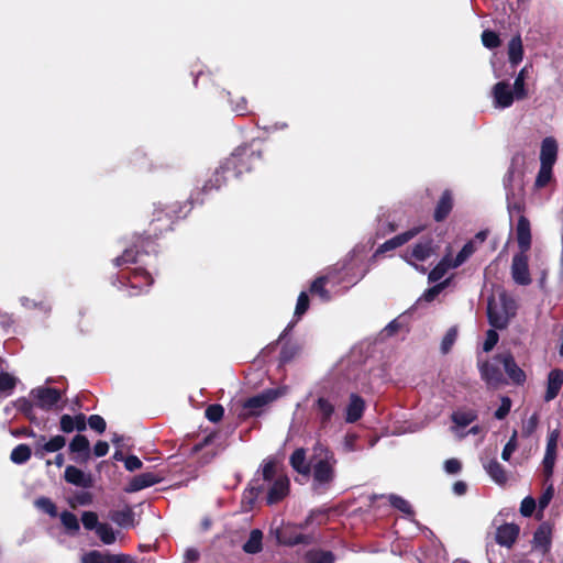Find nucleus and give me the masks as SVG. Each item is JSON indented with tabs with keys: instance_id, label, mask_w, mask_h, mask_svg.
<instances>
[{
	"instance_id": "f257e3e1",
	"label": "nucleus",
	"mask_w": 563,
	"mask_h": 563,
	"mask_svg": "<svg viewBox=\"0 0 563 563\" xmlns=\"http://www.w3.org/2000/svg\"><path fill=\"white\" fill-rule=\"evenodd\" d=\"M288 493V477L278 470L274 461H266L244 492L242 507L249 511L260 497L264 498L267 505H274L283 500Z\"/></svg>"
},
{
	"instance_id": "f03ea898",
	"label": "nucleus",
	"mask_w": 563,
	"mask_h": 563,
	"mask_svg": "<svg viewBox=\"0 0 563 563\" xmlns=\"http://www.w3.org/2000/svg\"><path fill=\"white\" fill-rule=\"evenodd\" d=\"M336 459L334 453L324 444L318 442L311 454V487L318 494L328 492L335 479Z\"/></svg>"
},
{
	"instance_id": "7ed1b4c3",
	"label": "nucleus",
	"mask_w": 563,
	"mask_h": 563,
	"mask_svg": "<svg viewBox=\"0 0 563 563\" xmlns=\"http://www.w3.org/2000/svg\"><path fill=\"white\" fill-rule=\"evenodd\" d=\"M516 314V303L505 292L492 296L487 302V318L489 324L497 330L508 327L511 318Z\"/></svg>"
},
{
	"instance_id": "20e7f679",
	"label": "nucleus",
	"mask_w": 563,
	"mask_h": 563,
	"mask_svg": "<svg viewBox=\"0 0 563 563\" xmlns=\"http://www.w3.org/2000/svg\"><path fill=\"white\" fill-rule=\"evenodd\" d=\"M438 246L434 244L432 239H422L411 247L407 249L402 254V258L417 271L426 273V268L420 266L419 263H422L435 255Z\"/></svg>"
},
{
	"instance_id": "39448f33",
	"label": "nucleus",
	"mask_w": 563,
	"mask_h": 563,
	"mask_svg": "<svg viewBox=\"0 0 563 563\" xmlns=\"http://www.w3.org/2000/svg\"><path fill=\"white\" fill-rule=\"evenodd\" d=\"M361 504H364L368 507H374L377 501L382 503H388L393 508L400 511L405 518H408L409 521L413 525H417L415 521V511L409 504L408 500L404 499L400 496L389 494V495H375V494H367L360 497Z\"/></svg>"
},
{
	"instance_id": "423d86ee",
	"label": "nucleus",
	"mask_w": 563,
	"mask_h": 563,
	"mask_svg": "<svg viewBox=\"0 0 563 563\" xmlns=\"http://www.w3.org/2000/svg\"><path fill=\"white\" fill-rule=\"evenodd\" d=\"M285 394L283 389H266L263 393L249 398L243 406L244 416H260L263 409L272 401Z\"/></svg>"
},
{
	"instance_id": "0eeeda50",
	"label": "nucleus",
	"mask_w": 563,
	"mask_h": 563,
	"mask_svg": "<svg viewBox=\"0 0 563 563\" xmlns=\"http://www.w3.org/2000/svg\"><path fill=\"white\" fill-rule=\"evenodd\" d=\"M319 421L320 429L325 430L335 416V401L330 397L320 396L312 406Z\"/></svg>"
},
{
	"instance_id": "6e6552de",
	"label": "nucleus",
	"mask_w": 563,
	"mask_h": 563,
	"mask_svg": "<svg viewBox=\"0 0 563 563\" xmlns=\"http://www.w3.org/2000/svg\"><path fill=\"white\" fill-rule=\"evenodd\" d=\"M511 277L517 285L527 286L531 283L528 255L526 253L515 254L511 263Z\"/></svg>"
},
{
	"instance_id": "1a4fd4ad",
	"label": "nucleus",
	"mask_w": 563,
	"mask_h": 563,
	"mask_svg": "<svg viewBox=\"0 0 563 563\" xmlns=\"http://www.w3.org/2000/svg\"><path fill=\"white\" fill-rule=\"evenodd\" d=\"M493 104L497 109L509 108L516 99L515 89L507 81H499L492 88Z\"/></svg>"
},
{
	"instance_id": "9d476101",
	"label": "nucleus",
	"mask_w": 563,
	"mask_h": 563,
	"mask_svg": "<svg viewBox=\"0 0 563 563\" xmlns=\"http://www.w3.org/2000/svg\"><path fill=\"white\" fill-rule=\"evenodd\" d=\"M81 563H135V561L129 554H111L92 550L81 556Z\"/></svg>"
},
{
	"instance_id": "9b49d317",
	"label": "nucleus",
	"mask_w": 563,
	"mask_h": 563,
	"mask_svg": "<svg viewBox=\"0 0 563 563\" xmlns=\"http://www.w3.org/2000/svg\"><path fill=\"white\" fill-rule=\"evenodd\" d=\"M498 360L486 361L479 365L481 377L489 387L497 388L504 383V375Z\"/></svg>"
},
{
	"instance_id": "f8f14e48",
	"label": "nucleus",
	"mask_w": 563,
	"mask_h": 563,
	"mask_svg": "<svg viewBox=\"0 0 563 563\" xmlns=\"http://www.w3.org/2000/svg\"><path fill=\"white\" fill-rule=\"evenodd\" d=\"M33 397L36 399V406L44 410L58 408L62 398L60 393L55 388H36L32 390Z\"/></svg>"
},
{
	"instance_id": "ddd939ff",
	"label": "nucleus",
	"mask_w": 563,
	"mask_h": 563,
	"mask_svg": "<svg viewBox=\"0 0 563 563\" xmlns=\"http://www.w3.org/2000/svg\"><path fill=\"white\" fill-rule=\"evenodd\" d=\"M495 360L503 364L506 374L514 384L522 385L526 382V373L518 366L510 353L498 354Z\"/></svg>"
},
{
	"instance_id": "4468645a",
	"label": "nucleus",
	"mask_w": 563,
	"mask_h": 563,
	"mask_svg": "<svg viewBox=\"0 0 563 563\" xmlns=\"http://www.w3.org/2000/svg\"><path fill=\"white\" fill-rule=\"evenodd\" d=\"M245 154V150L242 152L239 150L236 153L232 155L231 158L227 159V162L218 168L212 178H210L202 187L203 191H208L211 189H218L224 183L223 174L229 172L231 167H236V161L239 156H243Z\"/></svg>"
},
{
	"instance_id": "2eb2a0df",
	"label": "nucleus",
	"mask_w": 563,
	"mask_h": 563,
	"mask_svg": "<svg viewBox=\"0 0 563 563\" xmlns=\"http://www.w3.org/2000/svg\"><path fill=\"white\" fill-rule=\"evenodd\" d=\"M65 444L66 439L63 435H55L48 441L41 437L35 446V456L43 459L46 453L58 452Z\"/></svg>"
},
{
	"instance_id": "dca6fc26",
	"label": "nucleus",
	"mask_w": 563,
	"mask_h": 563,
	"mask_svg": "<svg viewBox=\"0 0 563 563\" xmlns=\"http://www.w3.org/2000/svg\"><path fill=\"white\" fill-rule=\"evenodd\" d=\"M65 481L81 488H90L93 485V481L90 474L85 473L80 468L73 465L66 467Z\"/></svg>"
},
{
	"instance_id": "f3484780",
	"label": "nucleus",
	"mask_w": 563,
	"mask_h": 563,
	"mask_svg": "<svg viewBox=\"0 0 563 563\" xmlns=\"http://www.w3.org/2000/svg\"><path fill=\"white\" fill-rule=\"evenodd\" d=\"M365 401L362 397L356 394H351L349 404L345 407V421L347 423H354L358 421L365 410Z\"/></svg>"
},
{
	"instance_id": "a211bd4d",
	"label": "nucleus",
	"mask_w": 563,
	"mask_h": 563,
	"mask_svg": "<svg viewBox=\"0 0 563 563\" xmlns=\"http://www.w3.org/2000/svg\"><path fill=\"white\" fill-rule=\"evenodd\" d=\"M289 463L299 475H301L305 478H309L311 459L307 461V453L303 448H299L292 452V454L289 457Z\"/></svg>"
},
{
	"instance_id": "6ab92c4d",
	"label": "nucleus",
	"mask_w": 563,
	"mask_h": 563,
	"mask_svg": "<svg viewBox=\"0 0 563 563\" xmlns=\"http://www.w3.org/2000/svg\"><path fill=\"white\" fill-rule=\"evenodd\" d=\"M422 228L418 227V228H412L404 233H400L391 239H389L388 241H386L385 243H383L376 251L377 254L379 253H385L387 251H390V250H394L396 247H399L401 245H404L405 243H407L408 241H410L411 239H413L416 235H418L420 232H421Z\"/></svg>"
},
{
	"instance_id": "aec40b11",
	"label": "nucleus",
	"mask_w": 563,
	"mask_h": 563,
	"mask_svg": "<svg viewBox=\"0 0 563 563\" xmlns=\"http://www.w3.org/2000/svg\"><path fill=\"white\" fill-rule=\"evenodd\" d=\"M516 235L520 253H527L531 246V230L530 222L525 216H520L518 219Z\"/></svg>"
},
{
	"instance_id": "412c9836",
	"label": "nucleus",
	"mask_w": 563,
	"mask_h": 563,
	"mask_svg": "<svg viewBox=\"0 0 563 563\" xmlns=\"http://www.w3.org/2000/svg\"><path fill=\"white\" fill-rule=\"evenodd\" d=\"M563 386V371L559 368L552 369L548 375L547 391L544 395L545 401L553 400L560 393Z\"/></svg>"
},
{
	"instance_id": "4be33fe9",
	"label": "nucleus",
	"mask_w": 563,
	"mask_h": 563,
	"mask_svg": "<svg viewBox=\"0 0 563 563\" xmlns=\"http://www.w3.org/2000/svg\"><path fill=\"white\" fill-rule=\"evenodd\" d=\"M295 531L296 530H275L277 542L287 547H294L300 543L307 544L310 542V537L295 533Z\"/></svg>"
},
{
	"instance_id": "5701e85b",
	"label": "nucleus",
	"mask_w": 563,
	"mask_h": 563,
	"mask_svg": "<svg viewBox=\"0 0 563 563\" xmlns=\"http://www.w3.org/2000/svg\"><path fill=\"white\" fill-rule=\"evenodd\" d=\"M520 530H496L493 534H487V547L492 543L489 541L490 537H493L494 541L501 545L510 549L519 538Z\"/></svg>"
},
{
	"instance_id": "b1692460",
	"label": "nucleus",
	"mask_w": 563,
	"mask_h": 563,
	"mask_svg": "<svg viewBox=\"0 0 563 563\" xmlns=\"http://www.w3.org/2000/svg\"><path fill=\"white\" fill-rule=\"evenodd\" d=\"M558 439H559L558 430L552 431L548 438L545 455L543 459V465L548 473H552V468L554 466Z\"/></svg>"
},
{
	"instance_id": "393cba45",
	"label": "nucleus",
	"mask_w": 563,
	"mask_h": 563,
	"mask_svg": "<svg viewBox=\"0 0 563 563\" xmlns=\"http://www.w3.org/2000/svg\"><path fill=\"white\" fill-rule=\"evenodd\" d=\"M483 467L496 484L504 485L507 482V472L497 460L484 462Z\"/></svg>"
},
{
	"instance_id": "a878e982",
	"label": "nucleus",
	"mask_w": 563,
	"mask_h": 563,
	"mask_svg": "<svg viewBox=\"0 0 563 563\" xmlns=\"http://www.w3.org/2000/svg\"><path fill=\"white\" fill-rule=\"evenodd\" d=\"M558 144L554 139L545 137L541 145V164L553 166L556 161Z\"/></svg>"
},
{
	"instance_id": "bb28decb",
	"label": "nucleus",
	"mask_w": 563,
	"mask_h": 563,
	"mask_svg": "<svg viewBox=\"0 0 563 563\" xmlns=\"http://www.w3.org/2000/svg\"><path fill=\"white\" fill-rule=\"evenodd\" d=\"M533 548L544 555L550 552L552 545V530H536L533 536Z\"/></svg>"
},
{
	"instance_id": "cd10ccee",
	"label": "nucleus",
	"mask_w": 563,
	"mask_h": 563,
	"mask_svg": "<svg viewBox=\"0 0 563 563\" xmlns=\"http://www.w3.org/2000/svg\"><path fill=\"white\" fill-rule=\"evenodd\" d=\"M305 563H334L335 555L321 549L308 550L303 555Z\"/></svg>"
},
{
	"instance_id": "c85d7f7f",
	"label": "nucleus",
	"mask_w": 563,
	"mask_h": 563,
	"mask_svg": "<svg viewBox=\"0 0 563 563\" xmlns=\"http://www.w3.org/2000/svg\"><path fill=\"white\" fill-rule=\"evenodd\" d=\"M159 482V477L153 473H143L135 476L130 483V490L136 492L155 485Z\"/></svg>"
},
{
	"instance_id": "c756f323",
	"label": "nucleus",
	"mask_w": 563,
	"mask_h": 563,
	"mask_svg": "<svg viewBox=\"0 0 563 563\" xmlns=\"http://www.w3.org/2000/svg\"><path fill=\"white\" fill-rule=\"evenodd\" d=\"M249 554H256L263 549V530H251L249 540L242 547Z\"/></svg>"
},
{
	"instance_id": "7c9ffc66",
	"label": "nucleus",
	"mask_w": 563,
	"mask_h": 563,
	"mask_svg": "<svg viewBox=\"0 0 563 563\" xmlns=\"http://www.w3.org/2000/svg\"><path fill=\"white\" fill-rule=\"evenodd\" d=\"M523 48L522 41L519 35L514 36L508 44V57L512 66L518 65L522 60Z\"/></svg>"
},
{
	"instance_id": "2f4dec72",
	"label": "nucleus",
	"mask_w": 563,
	"mask_h": 563,
	"mask_svg": "<svg viewBox=\"0 0 563 563\" xmlns=\"http://www.w3.org/2000/svg\"><path fill=\"white\" fill-rule=\"evenodd\" d=\"M128 279L132 289L141 288L142 283H144L146 287L153 284V278L143 268H135Z\"/></svg>"
},
{
	"instance_id": "473e14b6",
	"label": "nucleus",
	"mask_w": 563,
	"mask_h": 563,
	"mask_svg": "<svg viewBox=\"0 0 563 563\" xmlns=\"http://www.w3.org/2000/svg\"><path fill=\"white\" fill-rule=\"evenodd\" d=\"M450 268L453 267V262L449 255L444 256L437 266L429 273V282L435 283L440 280Z\"/></svg>"
},
{
	"instance_id": "72a5a7b5",
	"label": "nucleus",
	"mask_w": 563,
	"mask_h": 563,
	"mask_svg": "<svg viewBox=\"0 0 563 563\" xmlns=\"http://www.w3.org/2000/svg\"><path fill=\"white\" fill-rule=\"evenodd\" d=\"M452 206V197L449 191H445L437 205L434 211V219L437 221H442L443 219H445L450 213Z\"/></svg>"
},
{
	"instance_id": "f704fd0d",
	"label": "nucleus",
	"mask_w": 563,
	"mask_h": 563,
	"mask_svg": "<svg viewBox=\"0 0 563 563\" xmlns=\"http://www.w3.org/2000/svg\"><path fill=\"white\" fill-rule=\"evenodd\" d=\"M333 277L331 274H328L327 276L324 277H319L317 278L312 284H311V287H310V291L313 294V295H318L323 301H329L331 299V296L329 294V291L324 288V284L327 282H330L332 280Z\"/></svg>"
},
{
	"instance_id": "c9c22d12",
	"label": "nucleus",
	"mask_w": 563,
	"mask_h": 563,
	"mask_svg": "<svg viewBox=\"0 0 563 563\" xmlns=\"http://www.w3.org/2000/svg\"><path fill=\"white\" fill-rule=\"evenodd\" d=\"M476 418H477V415L472 409L456 410L452 413V421L456 426L463 427V428L471 424Z\"/></svg>"
},
{
	"instance_id": "e433bc0d",
	"label": "nucleus",
	"mask_w": 563,
	"mask_h": 563,
	"mask_svg": "<svg viewBox=\"0 0 563 563\" xmlns=\"http://www.w3.org/2000/svg\"><path fill=\"white\" fill-rule=\"evenodd\" d=\"M512 177V172H509L505 178V186L507 189V207L510 214L514 212L520 213L522 210V205L519 199L516 198L515 192L511 191L508 187V181Z\"/></svg>"
},
{
	"instance_id": "4c0bfd02",
	"label": "nucleus",
	"mask_w": 563,
	"mask_h": 563,
	"mask_svg": "<svg viewBox=\"0 0 563 563\" xmlns=\"http://www.w3.org/2000/svg\"><path fill=\"white\" fill-rule=\"evenodd\" d=\"M31 457V449L26 444L16 445L10 455V459L15 464H23Z\"/></svg>"
},
{
	"instance_id": "58836bf2",
	"label": "nucleus",
	"mask_w": 563,
	"mask_h": 563,
	"mask_svg": "<svg viewBox=\"0 0 563 563\" xmlns=\"http://www.w3.org/2000/svg\"><path fill=\"white\" fill-rule=\"evenodd\" d=\"M90 443L85 435L77 434L69 443V450L73 453L88 455Z\"/></svg>"
},
{
	"instance_id": "ea45409f",
	"label": "nucleus",
	"mask_w": 563,
	"mask_h": 563,
	"mask_svg": "<svg viewBox=\"0 0 563 563\" xmlns=\"http://www.w3.org/2000/svg\"><path fill=\"white\" fill-rule=\"evenodd\" d=\"M527 76V67H523L519 74L517 75L515 82H514V89H515V96L517 100H522L527 97V90L525 87V80Z\"/></svg>"
},
{
	"instance_id": "a19ab883",
	"label": "nucleus",
	"mask_w": 563,
	"mask_h": 563,
	"mask_svg": "<svg viewBox=\"0 0 563 563\" xmlns=\"http://www.w3.org/2000/svg\"><path fill=\"white\" fill-rule=\"evenodd\" d=\"M328 523H330V516L324 510L312 511L306 520V525L311 527H320L325 526Z\"/></svg>"
},
{
	"instance_id": "79ce46f5",
	"label": "nucleus",
	"mask_w": 563,
	"mask_h": 563,
	"mask_svg": "<svg viewBox=\"0 0 563 563\" xmlns=\"http://www.w3.org/2000/svg\"><path fill=\"white\" fill-rule=\"evenodd\" d=\"M552 167L550 165L541 164L539 173L536 178L534 186L537 188L545 187L552 178Z\"/></svg>"
},
{
	"instance_id": "37998d69",
	"label": "nucleus",
	"mask_w": 563,
	"mask_h": 563,
	"mask_svg": "<svg viewBox=\"0 0 563 563\" xmlns=\"http://www.w3.org/2000/svg\"><path fill=\"white\" fill-rule=\"evenodd\" d=\"M475 250H476L475 242L474 241L467 242L462 247V250L459 252L456 257L452 261L453 267L461 266L475 252Z\"/></svg>"
},
{
	"instance_id": "c03bdc74",
	"label": "nucleus",
	"mask_w": 563,
	"mask_h": 563,
	"mask_svg": "<svg viewBox=\"0 0 563 563\" xmlns=\"http://www.w3.org/2000/svg\"><path fill=\"white\" fill-rule=\"evenodd\" d=\"M35 507L44 514H47L51 517L57 516V508L55 504L46 497H40L35 500Z\"/></svg>"
},
{
	"instance_id": "a18cd8bd",
	"label": "nucleus",
	"mask_w": 563,
	"mask_h": 563,
	"mask_svg": "<svg viewBox=\"0 0 563 563\" xmlns=\"http://www.w3.org/2000/svg\"><path fill=\"white\" fill-rule=\"evenodd\" d=\"M131 510L129 508H123L121 510L112 511L111 519L119 526H128L131 523Z\"/></svg>"
},
{
	"instance_id": "49530a36",
	"label": "nucleus",
	"mask_w": 563,
	"mask_h": 563,
	"mask_svg": "<svg viewBox=\"0 0 563 563\" xmlns=\"http://www.w3.org/2000/svg\"><path fill=\"white\" fill-rule=\"evenodd\" d=\"M449 285V279L442 282V283H439L437 285H434L433 287L427 289L421 299L428 301V302H431L432 300H434L440 292H442V290Z\"/></svg>"
},
{
	"instance_id": "de8ad7c7",
	"label": "nucleus",
	"mask_w": 563,
	"mask_h": 563,
	"mask_svg": "<svg viewBox=\"0 0 563 563\" xmlns=\"http://www.w3.org/2000/svg\"><path fill=\"white\" fill-rule=\"evenodd\" d=\"M136 256H137V252L134 251V249H125L123 254L121 256H118L117 258H114L113 262H114L115 266H121L124 264H132V263L137 262Z\"/></svg>"
},
{
	"instance_id": "09e8293b",
	"label": "nucleus",
	"mask_w": 563,
	"mask_h": 563,
	"mask_svg": "<svg viewBox=\"0 0 563 563\" xmlns=\"http://www.w3.org/2000/svg\"><path fill=\"white\" fill-rule=\"evenodd\" d=\"M205 413L209 421L218 422L222 419L224 409L221 405H210Z\"/></svg>"
},
{
	"instance_id": "8fccbe9b",
	"label": "nucleus",
	"mask_w": 563,
	"mask_h": 563,
	"mask_svg": "<svg viewBox=\"0 0 563 563\" xmlns=\"http://www.w3.org/2000/svg\"><path fill=\"white\" fill-rule=\"evenodd\" d=\"M517 450V431H514L512 435L510 437L509 441L506 443V445L503 449L501 452V459L504 461H509L512 453Z\"/></svg>"
},
{
	"instance_id": "3c124183",
	"label": "nucleus",
	"mask_w": 563,
	"mask_h": 563,
	"mask_svg": "<svg viewBox=\"0 0 563 563\" xmlns=\"http://www.w3.org/2000/svg\"><path fill=\"white\" fill-rule=\"evenodd\" d=\"M482 42L483 45L487 48H495L500 43L498 35L489 30H486L482 33Z\"/></svg>"
},
{
	"instance_id": "603ef678",
	"label": "nucleus",
	"mask_w": 563,
	"mask_h": 563,
	"mask_svg": "<svg viewBox=\"0 0 563 563\" xmlns=\"http://www.w3.org/2000/svg\"><path fill=\"white\" fill-rule=\"evenodd\" d=\"M95 532L103 544H112L121 530H95Z\"/></svg>"
},
{
	"instance_id": "864d4df0",
	"label": "nucleus",
	"mask_w": 563,
	"mask_h": 563,
	"mask_svg": "<svg viewBox=\"0 0 563 563\" xmlns=\"http://www.w3.org/2000/svg\"><path fill=\"white\" fill-rule=\"evenodd\" d=\"M511 409V399L507 396L501 397V402L494 416L498 420H503L509 413Z\"/></svg>"
},
{
	"instance_id": "5fc2aeb1",
	"label": "nucleus",
	"mask_w": 563,
	"mask_h": 563,
	"mask_svg": "<svg viewBox=\"0 0 563 563\" xmlns=\"http://www.w3.org/2000/svg\"><path fill=\"white\" fill-rule=\"evenodd\" d=\"M309 308V298L307 292L302 291L300 292L296 309H295V317L300 318Z\"/></svg>"
},
{
	"instance_id": "6e6d98bb",
	"label": "nucleus",
	"mask_w": 563,
	"mask_h": 563,
	"mask_svg": "<svg viewBox=\"0 0 563 563\" xmlns=\"http://www.w3.org/2000/svg\"><path fill=\"white\" fill-rule=\"evenodd\" d=\"M16 384V379L8 373H0V391L10 393Z\"/></svg>"
},
{
	"instance_id": "4d7b16f0",
	"label": "nucleus",
	"mask_w": 563,
	"mask_h": 563,
	"mask_svg": "<svg viewBox=\"0 0 563 563\" xmlns=\"http://www.w3.org/2000/svg\"><path fill=\"white\" fill-rule=\"evenodd\" d=\"M499 340V335L496 332V329H490L486 332V339L483 344V350L485 352H489L494 349Z\"/></svg>"
},
{
	"instance_id": "13d9d810",
	"label": "nucleus",
	"mask_w": 563,
	"mask_h": 563,
	"mask_svg": "<svg viewBox=\"0 0 563 563\" xmlns=\"http://www.w3.org/2000/svg\"><path fill=\"white\" fill-rule=\"evenodd\" d=\"M89 427L97 431L98 433H102L106 430L107 423L106 420L99 415H92L88 418Z\"/></svg>"
},
{
	"instance_id": "bf43d9fd",
	"label": "nucleus",
	"mask_w": 563,
	"mask_h": 563,
	"mask_svg": "<svg viewBox=\"0 0 563 563\" xmlns=\"http://www.w3.org/2000/svg\"><path fill=\"white\" fill-rule=\"evenodd\" d=\"M81 522L84 528H104L103 526H98V516L91 511L82 512Z\"/></svg>"
},
{
	"instance_id": "052dcab7",
	"label": "nucleus",
	"mask_w": 563,
	"mask_h": 563,
	"mask_svg": "<svg viewBox=\"0 0 563 563\" xmlns=\"http://www.w3.org/2000/svg\"><path fill=\"white\" fill-rule=\"evenodd\" d=\"M536 507H537L536 500L532 497L528 496L521 501L520 512L522 516L529 517L532 515Z\"/></svg>"
},
{
	"instance_id": "680f3d73",
	"label": "nucleus",
	"mask_w": 563,
	"mask_h": 563,
	"mask_svg": "<svg viewBox=\"0 0 563 563\" xmlns=\"http://www.w3.org/2000/svg\"><path fill=\"white\" fill-rule=\"evenodd\" d=\"M554 495V488L552 485L548 486L543 494L540 496L538 500L539 510H543L551 501Z\"/></svg>"
},
{
	"instance_id": "e2e57ef3",
	"label": "nucleus",
	"mask_w": 563,
	"mask_h": 563,
	"mask_svg": "<svg viewBox=\"0 0 563 563\" xmlns=\"http://www.w3.org/2000/svg\"><path fill=\"white\" fill-rule=\"evenodd\" d=\"M60 430L65 433H70L75 430V419H73V416L69 415H63L60 417Z\"/></svg>"
},
{
	"instance_id": "0e129e2a",
	"label": "nucleus",
	"mask_w": 563,
	"mask_h": 563,
	"mask_svg": "<svg viewBox=\"0 0 563 563\" xmlns=\"http://www.w3.org/2000/svg\"><path fill=\"white\" fill-rule=\"evenodd\" d=\"M462 470V464L457 459H449L444 462V471L448 474H457Z\"/></svg>"
},
{
	"instance_id": "69168bd1",
	"label": "nucleus",
	"mask_w": 563,
	"mask_h": 563,
	"mask_svg": "<svg viewBox=\"0 0 563 563\" xmlns=\"http://www.w3.org/2000/svg\"><path fill=\"white\" fill-rule=\"evenodd\" d=\"M60 518L65 528H79L77 517L74 514L65 511Z\"/></svg>"
},
{
	"instance_id": "338daca9",
	"label": "nucleus",
	"mask_w": 563,
	"mask_h": 563,
	"mask_svg": "<svg viewBox=\"0 0 563 563\" xmlns=\"http://www.w3.org/2000/svg\"><path fill=\"white\" fill-rule=\"evenodd\" d=\"M124 466L128 471L133 472L142 467V461L135 455H130L124 460Z\"/></svg>"
},
{
	"instance_id": "774afa93",
	"label": "nucleus",
	"mask_w": 563,
	"mask_h": 563,
	"mask_svg": "<svg viewBox=\"0 0 563 563\" xmlns=\"http://www.w3.org/2000/svg\"><path fill=\"white\" fill-rule=\"evenodd\" d=\"M200 558V553L195 548H189L184 553L185 563H196Z\"/></svg>"
}]
</instances>
